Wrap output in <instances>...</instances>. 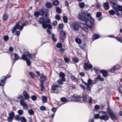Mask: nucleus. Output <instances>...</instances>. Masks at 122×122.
Masks as SVG:
<instances>
[{"mask_svg":"<svg viewBox=\"0 0 122 122\" xmlns=\"http://www.w3.org/2000/svg\"><path fill=\"white\" fill-rule=\"evenodd\" d=\"M31 98L32 100L34 101L36 100V97L35 96H31Z\"/></svg>","mask_w":122,"mask_h":122,"instance_id":"obj_62","label":"nucleus"},{"mask_svg":"<svg viewBox=\"0 0 122 122\" xmlns=\"http://www.w3.org/2000/svg\"><path fill=\"white\" fill-rule=\"evenodd\" d=\"M107 112L111 117V118L113 121L117 119V117L114 114L113 111L109 108L107 109Z\"/></svg>","mask_w":122,"mask_h":122,"instance_id":"obj_7","label":"nucleus"},{"mask_svg":"<svg viewBox=\"0 0 122 122\" xmlns=\"http://www.w3.org/2000/svg\"><path fill=\"white\" fill-rule=\"evenodd\" d=\"M64 27L63 25L62 24H60L59 25L58 27L59 29H62Z\"/></svg>","mask_w":122,"mask_h":122,"instance_id":"obj_48","label":"nucleus"},{"mask_svg":"<svg viewBox=\"0 0 122 122\" xmlns=\"http://www.w3.org/2000/svg\"><path fill=\"white\" fill-rule=\"evenodd\" d=\"M83 100L84 101H85L87 99V97L85 95H83L82 97V98Z\"/></svg>","mask_w":122,"mask_h":122,"instance_id":"obj_50","label":"nucleus"},{"mask_svg":"<svg viewBox=\"0 0 122 122\" xmlns=\"http://www.w3.org/2000/svg\"><path fill=\"white\" fill-rule=\"evenodd\" d=\"M60 40L61 42L63 41L66 37V33L65 32L62 30L60 33Z\"/></svg>","mask_w":122,"mask_h":122,"instance_id":"obj_10","label":"nucleus"},{"mask_svg":"<svg viewBox=\"0 0 122 122\" xmlns=\"http://www.w3.org/2000/svg\"><path fill=\"white\" fill-rule=\"evenodd\" d=\"M45 6L46 8H50L52 7V5L50 2H47L45 4Z\"/></svg>","mask_w":122,"mask_h":122,"instance_id":"obj_20","label":"nucleus"},{"mask_svg":"<svg viewBox=\"0 0 122 122\" xmlns=\"http://www.w3.org/2000/svg\"><path fill=\"white\" fill-rule=\"evenodd\" d=\"M71 79L72 80L74 81H77V79L74 76L72 75L70 76Z\"/></svg>","mask_w":122,"mask_h":122,"instance_id":"obj_33","label":"nucleus"},{"mask_svg":"<svg viewBox=\"0 0 122 122\" xmlns=\"http://www.w3.org/2000/svg\"><path fill=\"white\" fill-rule=\"evenodd\" d=\"M92 97H89V98L88 102L90 104H92Z\"/></svg>","mask_w":122,"mask_h":122,"instance_id":"obj_55","label":"nucleus"},{"mask_svg":"<svg viewBox=\"0 0 122 122\" xmlns=\"http://www.w3.org/2000/svg\"><path fill=\"white\" fill-rule=\"evenodd\" d=\"M18 113L19 115H21L23 114L24 112L22 110H20L18 111Z\"/></svg>","mask_w":122,"mask_h":122,"instance_id":"obj_36","label":"nucleus"},{"mask_svg":"<svg viewBox=\"0 0 122 122\" xmlns=\"http://www.w3.org/2000/svg\"><path fill=\"white\" fill-rule=\"evenodd\" d=\"M20 121L21 122H26V119L23 117H20Z\"/></svg>","mask_w":122,"mask_h":122,"instance_id":"obj_31","label":"nucleus"},{"mask_svg":"<svg viewBox=\"0 0 122 122\" xmlns=\"http://www.w3.org/2000/svg\"><path fill=\"white\" fill-rule=\"evenodd\" d=\"M28 56L29 59L31 58L32 55L28 52L26 51L24 54L22 56V59L23 60L26 61V63L28 66H29L31 65V62L29 60V59H28L27 57Z\"/></svg>","mask_w":122,"mask_h":122,"instance_id":"obj_2","label":"nucleus"},{"mask_svg":"<svg viewBox=\"0 0 122 122\" xmlns=\"http://www.w3.org/2000/svg\"><path fill=\"white\" fill-rule=\"evenodd\" d=\"M59 75L61 79H62L63 81H65L66 79L65 78V74L62 72H60L59 74Z\"/></svg>","mask_w":122,"mask_h":122,"instance_id":"obj_15","label":"nucleus"},{"mask_svg":"<svg viewBox=\"0 0 122 122\" xmlns=\"http://www.w3.org/2000/svg\"><path fill=\"white\" fill-rule=\"evenodd\" d=\"M56 11L59 14H60L61 12V10L60 8L58 7H56Z\"/></svg>","mask_w":122,"mask_h":122,"instance_id":"obj_32","label":"nucleus"},{"mask_svg":"<svg viewBox=\"0 0 122 122\" xmlns=\"http://www.w3.org/2000/svg\"><path fill=\"white\" fill-rule=\"evenodd\" d=\"M56 47L58 48H61L62 47V45L60 43H58L56 45Z\"/></svg>","mask_w":122,"mask_h":122,"instance_id":"obj_56","label":"nucleus"},{"mask_svg":"<svg viewBox=\"0 0 122 122\" xmlns=\"http://www.w3.org/2000/svg\"><path fill=\"white\" fill-rule=\"evenodd\" d=\"M59 4V2L57 0L53 1L52 2V4L53 5L56 6L58 5Z\"/></svg>","mask_w":122,"mask_h":122,"instance_id":"obj_28","label":"nucleus"},{"mask_svg":"<svg viewBox=\"0 0 122 122\" xmlns=\"http://www.w3.org/2000/svg\"><path fill=\"white\" fill-rule=\"evenodd\" d=\"M34 15L36 17H38L40 15L39 11L35 12H34Z\"/></svg>","mask_w":122,"mask_h":122,"instance_id":"obj_41","label":"nucleus"},{"mask_svg":"<svg viewBox=\"0 0 122 122\" xmlns=\"http://www.w3.org/2000/svg\"><path fill=\"white\" fill-rule=\"evenodd\" d=\"M109 117L106 115H102L100 117V119L102 120H104L105 121L108 120L109 119Z\"/></svg>","mask_w":122,"mask_h":122,"instance_id":"obj_13","label":"nucleus"},{"mask_svg":"<svg viewBox=\"0 0 122 122\" xmlns=\"http://www.w3.org/2000/svg\"><path fill=\"white\" fill-rule=\"evenodd\" d=\"M116 39L118 41L122 43V40L120 37H117L116 38Z\"/></svg>","mask_w":122,"mask_h":122,"instance_id":"obj_63","label":"nucleus"},{"mask_svg":"<svg viewBox=\"0 0 122 122\" xmlns=\"http://www.w3.org/2000/svg\"><path fill=\"white\" fill-rule=\"evenodd\" d=\"M64 60L66 62H68L70 61V59L69 58H66V57H64Z\"/></svg>","mask_w":122,"mask_h":122,"instance_id":"obj_58","label":"nucleus"},{"mask_svg":"<svg viewBox=\"0 0 122 122\" xmlns=\"http://www.w3.org/2000/svg\"><path fill=\"white\" fill-rule=\"evenodd\" d=\"M28 24V23L27 21H26L24 22L23 24H21L22 27H23L24 26H26Z\"/></svg>","mask_w":122,"mask_h":122,"instance_id":"obj_57","label":"nucleus"},{"mask_svg":"<svg viewBox=\"0 0 122 122\" xmlns=\"http://www.w3.org/2000/svg\"><path fill=\"white\" fill-rule=\"evenodd\" d=\"M87 82L88 83H87L86 85V86L87 89L89 90L91 89V87H92V80L90 79H89L88 80Z\"/></svg>","mask_w":122,"mask_h":122,"instance_id":"obj_12","label":"nucleus"},{"mask_svg":"<svg viewBox=\"0 0 122 122\" xmlns=\"http://www.w3.org/2000/svg\"><path fill=\"white\" fill-rule=\"evenodd\" d=\"M63 20L64 22L65 23H67L68 21V19L67 17L65 16L63 17Z\"/></svg>","mask_w":122,"mask_h":122,"instance_id":"obj_39","label":"nucleus"},{"mask_svg":"<svg viewBox=\"0 0 122 122\" xmlns=\"http://www.w3.org/2000/svg\"><path fill=\"white\" fill-rule=\"evenodd\" d=\"M29 74L33 78H34L35 76V75L32 72H30Z\"/></svg>","mask_w":122,"mask_h":122,"instance_id":"obj_61","label":"nucleus"},{"mask_svg":"<svg viewBox=\"0 0 122 122\" xmlns=\"http://www.w3.org/2000/svg\"><path fill=\"white\" fill-rule=\"evenodd\" d=\"M97 79H99L102 81H103L104 80V79L101 77L100 76H98L97 78H95V80H97Z\"/></svg>","mask_w":122,"mask_h":122,"instance_id":"obj_42","label":"nucleus"},{"mask_svg":"<svg viewBox=\"0 0 122 122\" xmlns=\"http://www.w3.org/2000/svg\"><path fill=\"white\" fill-rule=\"evenodd\" d=\"M104 7L106 10H108L109 9V5L107 2L105 3L104 4Z\"/></svg>","mask_w":122,"mask_h":122,"instance_id":"obj_17","label":"nucleus"},{"mask_svg":"<svg viewBox=\"0 0 122 122\" xmlns=\"http://www.w3.org/2000/svg\"><path fill=\"white\" fill-rule=\"evenodd\" d=\"M55 17L56 19L58 20H59L61 19L60 16L58 15H56Z\"/></svg>","mask_w":122,"mask_h":122,"instance_id":"obj_60","label":"nucleus"},{"mask_svg":"<svg viewBox=\"0 0 122 122\" xmlns=\"http://www.w3.org/2000/svg\"><path fill=\"white\" fill-rule=\"evenodd\" d=\"M45 23L47 25H51L50 24V20L49 19H47L46 21H45Z\"/></svg>","mask_w":122,"mask_h":122,"instance_id":"obj_37","label":"nucleus"},{"mask_svg":"<svg viewBox=\"0 0 122 122\" xmlns=\"http://www.w3.org/2000/svg\"><path fill=\"white\" fill-rule=\"evenodd\" d=\"M38 21L39 24H42V26L44 29H45L47 28L49 29L52 28V27L51 25H47L45 23V20L43 17H40Z\"/></svg>","mask_w":122,"mask_h":122,"instance_id":"obj_3","label":"nucleus"},{"mask_svg":"<svg viewBox=\"0 0 122 122\" xmlns=\"http://www.w3.org/2000/svg\"><path fill=\"white\" fill-rule=\"evenodd\" d=\"M23 95L25 98L28 99L29 98V95L25 91H24L23 92Z\"/></svg>","mask_w":122,"mask_h":122,"instance_id":"obj_19","label":"nucleus"},{"mask_svg":"<svg viewBox=\"0 0 122 122\" xmlns=\"http://www.w3.org/2000/svg\"><path fill=\"white\" fill-rule=\"evenodd\" d=\"M14 55L15 60L16 61L18 60L19 58V56H18L15 53H14Z\"/></svg>","mask_w":122,"mask_h":122,"instance_id":"obj_43","label":"nucleus"},{"mask_svg":"<svg viewBox=\"0 0 122 122\" xmlns=\"http://www.w3.org/2000/svg\"><path fill=\"white\" fill-rule=\"evenodd\" d=\"M59 87L60 86L58 85H53L52 86L51 88L52 90L55 91L56 90L57 88Z\"/></svg>","mask_w":122,"mask_h":122,"instance_id":"obj_21","label":"nucleus"},{"mask_svg":"<svg viewBox=\"0 0 122 122\" xmlns=\"http://www.w3.org/2000/svg\"><path fill=\"white\" fill-rule=\"evenodd\" d=\"M52 39L53 41L56 42L57 41L56 39L55 38V35L54 34H53L52 35Z\"/></svg>","mask_w":122,"mask_h":122,"instance_id":"obj_35","label":"nucleus"},{"mask_svg":"<svg viewBox=\"0 0 122 122\" xmlns=\"http://www.w3.org/2000/svg\"><path fill=\"white\" fill-rule=\"evenodd\" d=\"M47 100V97L45 96H43L42 97V100L43 102L44 103L46 102Z\"/></svg>","mask_w":122,"mask_h":122,"instance_id":"obj_30","label":"nucleus"},{"mask_svg":"<svg viewBox=\"0 0 122 122\" xmlns=\"http://www.w3.org/2000/svg\"><path fill=\"white\" fill-rule=\"evenodd\" d=\"M39 11L40 15L41 16H43L45 15L46 18L48 17V13L47 11H45L44 9H41Z\"/></svg>","mask_w":122,"mask_h":122,"instance_id":"obj_8","label":"nucleus"},{"mask_svg":"<svg viewBox=\"0 0 122 122\" xmlns=\"http://www.w3.org/2000/svg\"><path fill=\"white\" fill-rule=\"evenodd\" d=\"M20 104L21 105L23 106L26 104V103L24 102L23 100H22L20 101Z\"/></svg>","mask_w":122,"mask_h":122,"instance_id":"obj_47","label":"nucleus"},{"mask_svg":"<svg viewBox=\"0 0 122 122\" xmlns=\"http://www.w3.org/2000/svg\"><path fill=\"white\" fill-rule=\"evenodd\" d=\"M40 109L41 110H45L46 109V108L44 106H41L40 108Z\"/></svg>","mask_w":122,"mask_h":122,"instance_id":"obj_53","label":"nucleus"},{"mask_svg":"<svg viewBox=\"0 0 122 122\" xmlns=\"http://www.w3.org/2000/svg\"><path fill=\"white\" fill-rule=\"evenodd\" d=\"M95 109L96 110H98L99 109L100 107L98 105H96L95 106Z\"/></svg>","mask_w":122,"mask_h":122,"instance_id":"obj_64","label":"nucleus"},{"mask_svg":"<svg viewBox=\"0 0 122 122\" xmlns=\"http://www.w3.org/2000/svg\"><path fill=\"white\" fill-rule=\"evenodd\" d=\"M102 13L101 12H97L96 14V16L97 17H98L101 16Z\"/></svg>","mask_w":122,"mask_h":122,"instance_id":"obj_45","label":"nucleus"},{"mask_svg":"<svg viewBox=\"0 0 122 122\" xmlns=\"http://www.w3.org/2000/svg\"><path fill=\"white\" fill-rule=\"evenodd\" d=\"M101 73H102L103 76H104L106 77L108 76L107 71H106L103 70H101L99 71Z\"/></svg>","mask_w":122,"mask_h":122,"instance_id":"obj_16","label":"nucleus"},{"mask_svg":"<svg viewBox=\"0 0 122 122\" xmlns=\"http://www.w3.org/2000/svg\"><path fill=\"white\" fill-rule=\"evenodd\" d=\"M28 112L30 115H33L34 112L33 111L31 110H30L28 111Z\"/></svg>","mask_w":122,"mask_h":122,"instance_id":"obj_44","label":"nucleus"},{"mask_svg":"<svg viewBox=\"0 0 122 122\" xmlns=\"http://www.w3.org/2000/svg\"><path fill=\"white\" fill-rule=\"evenodd\" d=\"M79 6L81 8H83L84 7L85 4L83 2H81L79 4Z\"/></svg>","mask_w":122,"mask_h":122,"instance_id":"obj_34","label":"nucleus"},{"mask_svg":"<svg viewBox=\"0 0 122 122\" xmlns=\"http://www.w3.org/2000/svg\"><path fill=\"white\" fill-rule=\"evenodd\" d=\"M40 84H44V81L45 80V78L43 75H41L40 77Z\"/></svg>","mask_w":122,"mask_h":122,"instance_id":"obj_18","label":"nucleus"},{"mask_svg":"<svg viewBox=\"0 0 122 122\" xmlns=\"http://www.w3.org/2000/svg\"><path fill=\"white\" fill-rule=\"evenodd\" d=\"M92 20V21L89 20L87 18L84 21L85 22V24L80 23V25L81 29L85 32H87L89 28H92V26L94 25V20L93 19Z\"/></svg>","mask_w":122,"mask_h":122,"instance_id":"obj_1","label":"nucleus"},{"mask_svg":"<svg viewBox=\"0 0 122 122\" xmlns=\"http://www.w3.org/2000/svg\"><path fill=\"white\" fill-rule=\"evenodd\" d=\"M118 68H117L115 66L114 67H112L110 69V71L112 72H114L115 71L117 70L118 69Z\"/></svg>","mask_w":122,"mask_h":122,"instance_id":"obj_25","label":"nucleus"},{"mask_svg":"<svg viewBox=\"0 0 122 122\" xmlns=\"http://www.w3.org/2000/svg\"><path fill=\"white\" fill-rule=\"evenodd\" d=\"M4 80L1 81L0 80V86H3L4 85L5 83V81L6 80L7 78H6L5 76H4Z\"/></svg>","mask_w":122,"mask_h":122,"instance_id":"obj_22","label":"nucleus"},{"mask_svg":"<svg viewBox=\"0 0 122 122\" xmlns=\"http://www.w3.org/2000/svg\"><path fill=\"white\" fill-rule=\"evenodd\" d=\"M72 97L74 99H79V98H81V97L80 96L76 94H74L72 96Z\"/></svg>","mask_w":122,"mask_h":122,"instance_id":"obj_23","label":"nucleus"},{"mask_svg":"<svg viewBox=\"0 0 122 122\" xmlns=\"http://www.w3.org/2000/svg\"><path fill=\"white\" fill-rule=\"evenodd\" d=\"M71 27L73 29L77 31L79 28V26L78 24L76 22H74L71 25Z\"/></svg>","mask_w":122,"mask_h":122,"instance_id":"obj_11","label":"nucleus"},{"mask_svg":"<svg viewBox=\"0 0 122 122\" xmlns=\"http://www.w3.org/2000/svg\"><path fill=\"white\" fill-rule=\"evenodd\" d=\"M82 38L84 40H86L87 38V36L84 35L83 34L82 35Z\"/></svg>","mask_w":122,"mask_h":122,"instance_id":"obj_59","label":"nucleus"},{"mask_svg":"<svg viewBox=\"0 0 122 122\" xmlns=\"http://www.w3.org/2000/svg\"><path fill=\"white\" fill-rule=\"evenodd\" d=\"M92 68V66L91 64H89L88 63H85L84 64V68L85 70H88Z\"/></svg>","mask_w":122,"mask_h":122,"instance_id":"obj_14","label":"nucleus"},{"mask_svg":"<svg viewBox=\"0 0 122 122\" xmlns=\"http://www.w3.org/2000/svg\"><path fill=\"white\" fill-rule=\"evenodd\" d=\"M109 13L110 15H113L115 14V12L113 10H111L109 11Z\"/></svg>","mask_w":122,"mask_h":122,"instance_id":"obj_29","label":"nucleus"},{"mask_svg":"<svg viewBox=\"0 0 122 122\" xmlns=\"http://www.w3.org/2000/svg\"><path fill=\"white\" fill-rule=\"evenodd\" d=\"M9 116L7 118V120L9 122H11L12 121L14 117L15 114L12 111L9 114Z\"/></svg>","mask_w":122,"mask_h":122,"instance_id":"obj_9","label":"nucleus"},{"mask_svg":"<svg viewBox=\"0 0 122 122\" xmlns=\"http://www.w3.org/2000/svg\"><path fill=\"white\" fill-rule=\"evenodd\" d=\"M93 37L95 39H96L99 38L100 36L97 34H94L93 35Z\"/></svg>","mask_w":122,"mask_h":122,"instance_id":"obj_52","label":"nucleus"},{"mask_svg":"<svg viewBox=\"0 0 122 122\" xmlns=\"http://www.w3.org/2000/svg\"><path fill=\"white\" fill-rule=\"evenodd\" d=\"M86 14L83 12H81L79 14L78 18L81 21L84 22L87 18L86 17Z\"/></svg>","mask_w":122,"mask_h":122,"instance_id":"obj_5","label":"nucleus"},{"mask_svg":"<svg viewBox=\"0 0 122 122\" xmlns=\"http://www.w3.org/2000/svg\"><path fill=\"white\" fill-rule=\"evenodd\" d=\"M100 116H99V114H97L94 116V118L96 119H97L98 118H100Z\"/></svg>","mask_w":122,"mask_h":122,"instance_id":"obj_54","label":"nucleus"},{"mask_svg":"<svg viewBox=\"0 0 122 122\" xmlns=\"http://www.w3.org/2000/svg\"><path fill=\"white\" fill-rule=\"evenodd\" d=\"M61 100L64 103H66L68 102V100L65 97L61 98Z\"/></svg>","mask_w":122,"mask_h":122,"instance_id":"obj_26","label":"nucleus"},{"mask_svg":"<svg viewBox=\"0 0 122 122\" xmlns=\"http://www.w3.org/2000/svg\"><path fill=\"white\" fill-rule=\"evenodd\" d=\"M20 117L19 115H17L15 118V119L18 121H20Z\"/></svg>","mask_w":122,"mask_h":122,"instance_id":"obj_51","label":"nucleus"},{"mask_svg":"<svg viewBox=\"0 0 122 122\" xmlns=\"http://www.w3.org/2000/svg\"><path fill=\"white\" fill-rule=\"evenodd\" d=\"M72 60L74 62L77 63L79 61V59L77 57H74L72 58Z\"/></svg>","mask_w":122,"mask_h":122,"instance_id":"obj_40","label":"nucleus"},{"mask_svg":"<svg viewBox=\"0 0 122 122\" xmlns=\"http://www.w3.org/2000/svg\"><path fill=\"white\" fill-rule=\"evenodd\" d=\"M112 6L113 8L117 12L118 11H122V6L118 5L115 3L112 2H111Z\"/></svg>","mask_w":122,"mask_h":122,"instance_id":"obj_4","label":"nucleus"},{"mask_svg":"<svg viewBox=\"0 0 122 122\" xmlns=\"http://www.w3.org/2000/svg\"><path fill=\"white\" fill-rule=\"evenodd\" d=\"M63 80L62 79H59L57 81L58 83L60 85H62L63 84Z\"/></svg>","mask_w":122,"mask_h":122,"instance_id":"obj_46","label":"nucleus"},{"mask_svg":"<svg viewBox=\"0 0 122 122\" xmlns=\"http://www.w3.org/2000/svg\"><path fill=\"white\" fill-rule=\"evenodd\" d=\"M44 84H40V86L41 87V91H43L45 89V88L44 86Z\"/></svg>","mask_w":122,"mask_h":122,"instance_id":"obj_38","label":"nucleus"},{"mask_svg":"<svg viewBox=\"0 0 122 122\" xmlns=\"http://www.w3.org/2000/svg\"><path fill=\"white\" fill-rule=\"evenodd\" d=\"M8 18V15L6 14H5L3 16V20L4 21H5Z\"/></svg>","mask_w":122,"mask_h":122,"instance_id":"obj_27","label":"nucleus"},{"mask_svg":"<svg viewBox=\"0 0 122 122\" xmlns=\"http://www.w3.org/2000/svg\"><path fill=\"white\" fill-rule=\"evenodd\" d=\"M21 22L20 21L18 22L16 24L15 26L13 27L12 29V32L13 33H14V31L16 30V29H19L20 30H22L23 29V27L22 25H20Z\"/></svg>","mask_w":122,"mask_h":122,"instance_id":"obj_6","label":"nucleus"},{"mask_svg":"<svg viewBox=\"0 0 122 122\" xmlns=\"http://www.w3.org/2000/svg\"><path fill=\"white\" fill-rule=\"evenodd\" d=\"M75 41L76 42L79 44H81V41L78 38H76L75 39Z\"/></svg>","mask_w":122,"mask_h":122,"instance_id":"obj_24","label":"nucleus"},{"mask_svg":"<svg viewBox=\"0 0 122 122\" xmlns=\"http://www.w3.org/2000/svg\"><path fill=\"white\" fill-rule=\"evenodd\" d=\"M3 38L5 41H7L9 39L8 36H4Z\"/></svg>","mask_w":122,"mask_h":122,"instance_id":"obj_49","label":"nucleus"}]
</instances>
